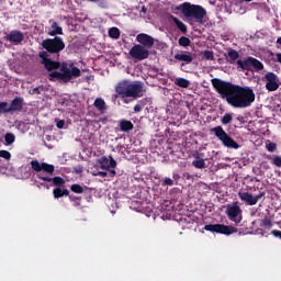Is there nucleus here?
Segmentation results:
<instances>
[{"instance_id":"nucleus-1","label":"nucleus","mask_w":281,"mask_h":281,"mask_svg":"<svg viewBox=\"0 0 281 281\" xmlns=\"http://www.w3.org/2000/svg\"><path fill=\"white\" fill-rule=\"evenodd\" d=\"M211 82L221 98L234 109H249L256 102V92L251 87L238 86L218 78H213Z\"/></svg>"},{"instance_id":"nucleus-2","label":"nucleus","mask_w":281,"mask_h":281,"mask_svg":"<svg viewBox=\"0 0 281 281\" xmlns=\"http://www.w3.org/2000/svg\"><path fill=\"white\" fill-rule=\"evenodd\" d=\"M114 98H121L124 104H131L133 100H137V98H144L146 93V89H144V82L142 81H128L122 80L120 81L115 88Z\"/></svg>"},{"instance_id":"nucleus-3","label":"nucleus","mask_w":281,"mask_h":281,"mask_svg":"<svg viewBox=\"0 0 281 281\" xmlns=\"http://www.w3.org/2000/svg\"><path fill=\"white\" fill-rule=\"evenodd\" d=\"M178 10L181 11L183 16L189 21H194V23H199V25H204L205 19H207V11L205 8L199 4H192L190 2H183L180 4Z\"/></svg>"},{"instance_id":"nucleus-4","label":"nucleus","mask_w":281,"mask_h":281,"mask_svg":"<svg viewBox=\"0 0 281 281\" xmlns=\"http://www.w3.org/2000/svg\"><path fill=\"white\" fill-rule=\"evenodd\" d=\"M61 72L53 71L49 74V80L56 78V80H63V82H71L72 78H80V68L74 66V64L61 63L59 67Z\"/></svg>"},{"instance_id":"nucleus-5","label":"nucleus","mask_w":281,"mask_h":281,"mask_svg":"<svg viewBox=\"0 0 281 281\" xmlns=\"http://www.w3.org/2000/svg\"><path fill=\"white\" fill-rule=\"evenodd\" d=\"M42 47L48 52V54H54L58 60V58H60V52L65 49V41L60 36L46 38L42 42Z\"/></svg>"},{"instance_id":"nucleus-6","label":"nucleus","mask_w":281,"mask_h":281,"mask_svg":"<svg viewBox=\"0 0 281 281\" xmlns=\"http://www.w3.org/2000/svg\"><path fill=\"white\" fill-rule=\"evenodd\" d=\"M212 133H214L215 137H217V139H220V142H222L223 146L226 148H234L235 150L240 148V145L237 144V142L234 140V138H232L227 132H225V130H223V126L218 125L213 127Z\"/></svg>"},{"instance_id":"nucleus-7","label":"nucleus","mask_w":281,"mask_h":281,"mask_svg":"<svg viewBox=\"0 0 281 281\" xmlns=\"http://www.w3.org/2000/svg\"><path fill=\"white\" fill-rule=\"evenodd\" d=\"M205 232H212V234H223L224 236H232V234H237L238 228L232 225L225 224H206L204 226Z\"/></svg>"},{"instance_id":"nucleus-8","label":"nucleus","mask_w":281,"mask_h":281,"mask_svg":"<svg viewBox=\"0 0 281 281\" xmlns=\"http://www.w3.org/2000/svg\"><path fill=\"white\" fill-rule=\"evenodd\" d=\"M131 58L136 63H142V60H146L148 56H150V50L140 44H135L128 52Z\"/></svg>"},{"instance_id":"nucleus-9","label":"nucleus","mask_w":281,"mask_h":281,"mask_svg":"<svg viewBox=\"0 0 281 281\" xmlns=\"http://www.w3.org/2000/svg\"><path fill=\"white\" fill-rule=\"evenodd\" d=\"M225 214L228 218V221H232L233 223H240V218H238L243 214V210L238 205V202H234L233 204L226 205Z\"/></svg>"},{"instance_id":"nucleus-10","label":"nucleus","mask_w":281,"mask_h":281,"mask_svg":"<svg viewBox=\"0 0 281 281\" xmlns=\"http://www.w3.org/2000/svg\"><path fill=\"white\" fill-rule=\"evenodd\" d=\"M31 168L34 172H45L46 175H54L55 167L54 165H49L47 162H41L38 159L32 160Z\"/></svg>"},{"instance_id":"nucleus-11","label":"nucleus","mask_w":281,"mask_h":281,"mask_svg":"<svg viewBox=\"0 0 281 281\" xmlns=\"http://www.w3.org/2000/svg\"><path fill=\"white\" fill-rule=\"evenodd\" d=\"M265 194H266L265 191L259 192V194L255 196L249 192H239L238 198L240 199V201H244L246 205H256L258 201H260V199L265 196Z\"/></svg>"},{"instance_id":"nucleus-12","label":"nucleus","mask_w":281,"mask_h":281,"mask_svg":"<svg viewBox=\"0 0 281 281\" xmlns=\"http://www.w3.org/2000/svg\"><path fill=\"white\" fill-rule=\"evenodd\" d=\"M267 91H278L280 89V78L274 72H268L265 76Z\"/></svg>"},{"instance_id":"nucleus-13","label":"nucleus","mask_w":281,"mask_h":281,"mask_svg":"<svg viewBox=\"0 0 281 281\" xmlns=\"http://www.w3.org/2000/svg\"><path fill=\"white\" fill-rule=\"evenodd\" d=\"M175 60H178V63H181L180 67H183L184 65H190L192 60H194V54L186 50H181L173 56Z\"/></svg>"},{"instance_id":"nucleus-14","label":"nucleus","mask_w":281,"mask_h":281,"mask_svg":"<svg viewBox=\"0 0 281 281\" xmlns=\"http://www.w3.org/2000/svg\"><path fill=\"white\" fill-rule=\"evenodd\" d=\"M137 43L142 45V47H145L146 49H150L155 45V37L146 34V33H139L136 36Z\"/></svg>"},{"instance_id":"nucleus-15","label":"nucleus","mask_w":281,"mask_h":281,"mask_svg":"<svg viewBox=\"0 0 281 281\" xmlns=\"http://www.w3.org/2000/svg\"><path fill=\"white\" fill-rule=\"evenodd\" d=\"M5 40L9 41V43H13V45H21L23 41H25V34L21 31H11L7 36Z\"/></svg>"},{"instance_id":"nucleus-16","label":"nucleus","mask_w":281,"mask_h":281,"mask_svg":"<svg viewBox=\"0 0 281 281\" xmlns=\"http://www.w3.org/2000/svg\"><path fill=\"white\" fill-rule=\"evenodd\" d=\"M37 179H41V181H46L47 183H53V186H56V188H65V179L56 176L54 178L37 173Z\"/></svg>"},{"instance_id":"nucleus-17","label":"nucleus","mask_w":281,"mask_h":281,"mask_svg":"<svg viewBox=\"0 0 281 281\" xmlns=\"http://www.w3.org/2000/svg\"><path fill=\"white\" fill-rule=\"evenodd\" d=\"M99 164L102 168V170H111V168H116L117 167V161H115V159H113V156H102L99 159Z\"/></svg>"},{"instance_id":"nucleus-18","label":"nucleus","mask_w":281,"mask_h":281,"mask_svg":"<svg viewBox=\"0 0 281 281\" xmlns=\"http://www.w3.org/2000/svg\"><path fill=\"white\" fill-rule=\"evenodd\" d=\"M23 106H25V100L22 97H15L9 105L11 113H20L23 111Z\"/></svg>"},{"instance_id":"nucleus-19","label":"nucleus","mask_w":281,"mask_h":281,"mask_svg":"<svg viewBox=\"0 0 281 281\" xmlns=\"http://www.w3.org/2000/svg\"><path fill=\"white\" fill-rule=\"evenodd\" d=\"M41 65L44 66L46 71H54L60 69V61L52 60V58L41 61Z\"/></svg>"},{"instance_id":"nucleus-20","label":"nucleus","mask_w":281,"mask_h":281,"mask_svg":"<svg viewBox=\"0 0 281 281\" xmlns=\"http://www.w3.org/2000/svg\"><path fill=\"white\" fill-rule=\"evenodd\" d=\"M94 109L101 113V115H104L106 113L109 106L106 105V102L102 98H97L93 102Z\"/></svg>"},{"instance_id":"nucleus-21","label":"nucleus","mask_w":281,"mask_h":281,"mask_svg":"<svg viewBox=\"0 0 281 281\" xmlns=\"http://www.w3.org/2000/svg\"><path fill=\"white\" fill-rule=\"evenodd\" d=\"M119 126L122 133H131V131L135 128V125L133 124V122L126 119H122L121 121H119Z\"/></svg>"},{"instance_id":"nucleus-22","label":"nucleus","mask_w":281,"mask_h":281,"mask_svg":"<svg viewBox=\"0 0 281 281\" xmlns=\"http://www.w3.org/2000/svg\"><path fill=\"white\" fill-rule=\"evenodd\" d=\"M251 59L252 57H247L246 59H238L237 65L243 69L244 71H249L251 69Z\"/></svg>"},{"instance_id":"nucleus-23","label":"nucleus","mask_w":281,"mask_h":281,"mask_svg":"<svg viewBox=\"0 0 281 281\" xmlns=\"http://www.w3.org/2000/svg\"><path fill=\"white\" fill-rule=\"evenodd\" d=\"M54 199H63V196H69V190L57 187L53 190Z\"/></svg>"},{"instance_id":"nucleus-24","label":"nucleus","mask_w":281,"mask_h":281,"mask_svg":"<svg viewBox=\"0 0 281 281\" xmlns=\"http://www.w3.org/2000/svg\"><path fill=\"white\" fill-rule=\"evenodd\" d=\"M52 31L48 32V36H58L63 35V27L58 25V22H53L50 25Z\"/></svg>"},{"instance_id":"nucleus-25","label":"nucleus","mask_w":281,"mask_h":281,"mask_svg":"<svg viewBox=\"0 0 281 281\" xmlns=\"http://www.w3.org/2000/svg\"><path fill=\"white\" fill-rule=\"evenodd\" d=\"M176 87H180L181 89H188L190 87V80L186 78H176L175 79Z\"/></svg>"},{"instance_id":"nucleus-26","label":"nucleus","mask_w":281,"mask_h":281,"mask_svg":"<svg viewBox=\"0 0 281 281\" xmlns=\"http://www.w3.org/2000/svg\"><path fill=\"white\" fill-rule=\"evenodd\" d=\"M172 21L176 24V26L178 27V30H180V32H182L183 34H186V32H188V26L181 20H178L177 18H172Z\"/></svg>"},{"instance_id":"nucleus-27","label":"nucleus","mask_w":281,"mask_h":281,"mask_svg":"<svg viewBox=\"0 0 281 281\" xmlns=\"http://www.w3.org/2000/svg\"><path fill=\"white\" fill-rule=\"evenodd\" d=\"M250 67H254V69H256V71H262L265 69V65L261 64L260 60H258L257 58L251 59V64Z\"/></svg>"},{"instance_id":"nucleus-28","label":"nucleus","mask_w":281,"mask_h":281,"mask_svg":"<svg viewBox=\"0 0 281 281\" xmlns=\"http://www.w3.org/2000/svg\"><path fill=\"white\" fill-rule=\"evenodd\" d=\"M5 146H11V144H14L16 142V136L12 133H7L4 135Z\"/></svg>"},{"instance_id":"nucleus-29","label":"nucleus","mask_w":281,"mask_h":281,"mask_svg":"<svg viewBox=\"0 0 281 281\" xmlns=\"http://www.w3.org/2000/svg\"><path fill=\"white\" fill-rule=\"evenodd\" d=\"M193 168H196L198 170H203L205 168V159L201 158L198 160L192 161Z\"/></svg>"},{"instance_id":"nucleus-30","label":"nucleus","mask_w":281,"mask_h":281,"mask_svg":"<svg viewBox=\"0 0 281 281\" xmlns=\"http://www.w3.org/2000/svg\"><path fill=\"white\" fill-rule=\"evenodd\" d=\"M146 102H148L147 99L140 100L135 106H134V113H142V110L144 106H146Z\"/></svg>"},{"instance_id":"nucleus-31","label":"nucleus","mask_w":281,"mask_h":281,"mask_svg":"<svg viewBox=\"0 0 281 281\" xmlns=\"http://www.w3.org/2000/svg\"><path fill=\"white\" fill-rule=\"evenodd\" d=\"M234 116L232 115V113H225L221 122L224 126H227V124H232Z\"/></svg>"},{"instance_id":"nucleus-32","label":"nucleus","mask_w":281,"mask_h":281,"mask_svg":"<svg viewBox=\"0 0 281 281\" xmlns=\"http://www.w3.org/2000/svg\"><path fill=\"white\" fill-rule=\"evenodd\" d=\"M227 55H228V58H229L232 61L238 60V58H240V54H238V50H236V49H232V48L228 49Z\"/></svg>"},{"instance_id":"nucleus-33","label":"nucleus","mask_w":281,"mask_h":281,"mask_svg":"<svg viewBox=\"0 0 281 281\" xmlns=\"http://www.w3.org/2000/svg\"><path fill=\"white\" fill-rule=\"evenodd\" d=\"M70 190L75 194H82L85 192V188H82V186H80L78 183L70 186Z\"/></svg>"},{"instance_id":"nucleus-34","label":"nucleus","mask_w":281,"mask_h":281,"mask_svg":"<svg viewBox=\"0 0 281 281\" xmlns=\"http://www.w3.org/2000/svg\"><path fill=\"white\" fill-rule=\"evenodd\" d=\"M109 36H110V38H114V40L120 38V29H117L115 26L111 27L109 30Z\"/></svg>"},{"instance_id":"nucleus-35","label":"nucleus","mask_w":281,"mask_h":281,"mask_svg":"<svg viewBox=\"0 0 281 281\" xmlns=\"http://www.w3.org/2000/svg\"><path fill=\"white\" fill-rule=\"evenodd\" d=\"M178 43H179L180 47H190L191 41L188 37H186V36H181L178 40Z\"/></svg>"},{"instance_id":"nucleus-36","label":"nucleus","mask_w":281,"mask_h":281,"mask_svg":"<svg viewBox=\"0 0 281 281\" xmlns=\"http://www.w3.org/2000/svg\"><path fill=\"white\" fill-rule=\"evenodd\" d=\"M1 113H12V111L10 110V105L5 101L0 102V114Z\"/></svg>"},{"instance_id":"nucleus-37","label":"nucleus","mask_w":281,"mask_h":281,"mask_svg":"<svg viewBox=\"0 0 281 281\" xmlns=\"http://www.w3.org/2000/svg\"><path fill=\"white\" fill-rule=\"evenodd\" d=\"M68 196H69V201L74 203L75 207H80V201H82V198L76 196V195H68Z\"/></svg>"},{"instance_id":"nucleus-38","label":"nucleus","mask_w":281,"mask_h":281,"mask_svg":"<svg viewBox=\"0 0 281 281\" xmlns=\"http://www.w3.org/2000/svg\"><path fill=\"white\" fill-rule=\"evenodd\" d=\"M43 91H45V88H43V86L36 87L32 90H30V94L31 95H41V93H43Z\"/></svg>"},{"instance_id":"nucleus-39","label":"nucleus","mask_w":281,"mask_h":281,"mask_svg":"<svg viewBox=\"0 0 281 281\" xmlns=\"http://www.w3.org/2000/svg\"><path fill=\"white\" fill-rule=\"evenodd\" d=\"M0 157L2 159H5L7 161H10V159H12V154H10V151L2 149L0 150Z\"/></svg>"},{"instance_id":"nucleus-40","label":"nucleus","mask_w":281,"mask_h":281,"mask_svg":"<svg viewBox=\"0 0 281 281\" xmlns=\"http://www.w3.org/2000/svg\"><path fill=\"white\" fill-rule=\"evenodd\" d=\"M203 58L205 60H214V50H204Z\"/></svg>"},{"instance_id":"nucleus-41","label":"nucleus","mask_w":281,"mask_h":281,"mask_svg":"<svg viewBox=\"0 0 281 281\" xmlns=\"http://www.w3.org/2000/svg\"><path fill=\"white\" fill-rule=\"evenodd\" d=\"M266 148L268 153H276V150H278V144L269 143L266 145Z\"/></svg>"},{"instance_id":"nucleus-42","label":"nucleus","mask_w":281,"mask_h":281,"mask_svg":"<svg viewBox=\"0 0 281 281\" xmlns=\"http://www.w3.org/2000/svg\"><path fill=\"white\" fill-rule=\"evenodd\" d=\"M38 56L42 59L41 63H44V60H49V52L47 50L40 52Z\"/></svg>"},{"instance_id":"nucleus-43","label":"nucleus","mask_w":281,"mask_h":281,"mask_svg":"<svg viewBox=\"0 0 281 281\" xmlns=\"http://www.w3.org/2000/svg\"><path fill=\"white\" fill-rule=\"evenodd\" d=\"M273 166H277V168H281V156H274L272 158Z\"/></svg>"},{"instance_id":"nucleus-44","label":"nucleus","mask_w":281,"mask_h":281,"mask_svg":"<svg viewBox=\"0 0 281 281\" xmlns=\"http://www.w3.org/2000/svg\"><path fill=\"white\" fill-rule=\"evenodd\" d=\"M161 186H164V187H166V186H175V180H172L171 178H165L164 180H162V183H161Z\"/></svg>"},{"instance_id":"nucleus-45","label":"nucleus","mask_w":281,"mask_h":281,"mask_svg":"<svg viewBox=\"0 0 281 281\" xmlns=\"http://www.w3.org/2000/svg\"><path fill=\"white\" fill-rule=\"evenodd\" d=\"M272 236H274V238H280L281 240V231L274 229L271 231Z\"/></svg>"},{"instance_id":"nucleus-46","label":"nucleus","mask_w":281,"mask_h":281,"mask_svg":"<svg viewBox=\"0 0 281 281\" xmlns=\"http://www.w3.org/2000/svg\"><path fill=\"white\" fill-rule=\"evenodd\" d=\"M57 128H65V120H59L56 124Z\"/></svg>"},{"instance_id":"nucleus-47","label":"nucleus","mask_w":281,"mask_h":281,"mask_svg":"<svg viewBox=\"0 0 281 281\" xmlns=\"http://www.w3.org/2000/svg\"><path fill=\"white\" fill-rule=\"evenodd\" d=\"M192 157H193L195 160H199V159H201V154H200L199 151H194V153L192 154Z\"/></svg>"},{"instance_id":"nucleus-48","label":"nucleus","mask_w":281,"mask_h":281,"mask_svg":"<svg viewBox=\"0 0 281 281\" xmlns=\"http://www.w3.org/2000/svg\"><path fill=\"white\" fill-rule=\"evenodd\" d=\"M140 12H142L143 14H146V12H148V9L146 8V5H143V7H142Z\"/></svg>"},{"instance_id":"nucleus-49","label":"nucleus","mask_w":281,"mask_h":281,"mask_svg":"<svg viewBox=\"0 0 281 281\" xmlns=\"http://www.w3.org/2000/svg\"><path fill=\"white\" fill-rule=\"evenodd\" d=\"M98 176H99V177H106V171H99V172H98Z\"/></svg>"},{"instance_id":"nucleus-50","label":"nucleus","mask_w":281,"mask_h":281,"mask_svg":"<svg viewBox=\"0 0 281 281\" xmlns=\"http://www.w3.org/2000/svg\"><path fill=\"white\" fill-rule=\"evenodd\" d=\"M277 60H278V63L281 64V53H278V54H277Z\"/></svg>"},{"instance_id":"nucleus-51","label":"nucleus","mask_w":281,"mask_h":281,"mask_svg":"<svg viewBox=\"0 0 281 281\" xmlns=\"http://www.w3.org/2000/svg\"><path fill=\"white\" fill-rule=\"evenodd\" d=\"M265 225H268V227H271V221H265Z\"/></svg>"},{"instance_id":"nucleus-52","label":"nucleus","mask_w":281,"mask_h":281,"mask_svg":"<svg viewBox=\"0 0 281 281\" xmlns=\"http://www.w3.org/2000/svg\"><path fill=\"white\" fill-rule=\"evenodd\" d=\"M99 122H102V124L106 123V119H100Z\"/></svg>"},{"instance_id":"nucleus-53","label":"nucleus","mask_w":281,"mask_h":281,"mask_svg":"<svg viewBox=\"0 0 281 281\" xmlns=\"http://www.w3.org/2000/svg\"><path fill=\"white\" fill-rule=\"evenodd\" d=\"M88 1H90L91 3H98V1L100 0H88Z\"/></svg>"},{"instance_id":"nucleus-54","label":"nucleus","mask_w":281,"mask_h":281,"mask_svg":"<svg viewBox=\"0 0 281 281\" xmlns=\"http://www.w3.org/2000/svg\"><path fill=\"white\" fill-rule=\"evenodd\" d=\"M277 43L281 45V37H278Z\"/></svg>"},{"instance_id":"nucleus-55","label":"nucleus","mask_w":281,"mask_h":281,"mask_svg":"<svg viewBox=\"0 0 281 281\" xmlns=\"http://www.w3.org/2000/svg\"><path fill=\"white\" fill-rule=\"evenodd\" d=\"M25 177H30V171H27V172L25 173Z\"/></svg>"},{"instance_id":"nucleus-56","label":"nucleus","mask_w":281,"mask_h":281,"mask_svg":"<svg viewBox=\"0 0 281 281\" xmlns=\"http://www.w3.org/2000/svg\"><path fill=\"white\" fill-rule=\"evenodd\" d=\"M245 1L249 2V1H251V0H245Z\"/></svg>"}]
</instances>
